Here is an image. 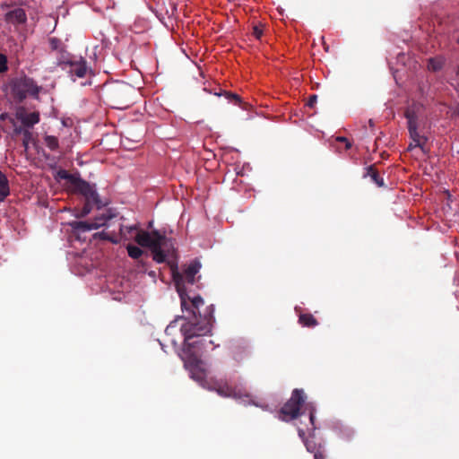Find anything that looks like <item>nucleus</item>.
Wrapping results in <instances>:
<instances>
[{
    "label": "nucleus",
    "mask_w": 459,
    "mask_h": 459,
    "mask_svg": "<svg viewBox=\"0 0 459 459\" xmlns=\"http://www.w3.org/2000/svg\"><path fill=\"white\" fill-rule=\"evenodd\" d=\"M185 301H186V307L181 305L182 310H189L192 316L179 328L184 337L180 356L184 366L191 371L193 377L197 375V378L201 379L204 377V372L201 369L202 360L198 351L204 345V340L195 342H191V340L194 337L204 336L211 332L213 322V307L212 305L206 307L202 315L199 309L204 305V299L200 296L189 295V290H186Z\"/></svg>",
    "instance_id": "nucleus-1"
},
{
    "label": "nucleus",
    "mask_w": 459,
    "mask_h": 459,
    "mask_svg": "<svg viewBox=\"0 0 459 459\" xmlns=\"http://www.w3.org/2000/svg\"><path fill=\"white\" fill-rule=\"evenodd\" d=\"M135 241L142 247H149L152 260L158 264L167 262L169 256L175 254L174 242L159 230L151 232L140 230L135 236Z\"/></svg>",
    "instance_id": "nucleus-2"
},
{
    "label": "nucleus",
    "mask_w": 459,
    "mask_h": 459,
    "mask_svg": "<svg viewBox=\"0 0 459 459\" xmlns=\"http://www.w3.org/2000/svg\"><path fill=\"white\" fill-rule=\"evenodd\" d=\"M307 394L304 389L295 388L291 392L290 399L284 403L279 411V419L289 422L305 412L308 411L309 421L312 429H315V412L316 409L313 403H307Z\"/></svg>",
    "instance_id": "nucleus-3"
},
{
    "label": "nucleus",
    "mask_w": 459,
    "mask_h": 459,
    "mask_svg": "<svg viewBox=\"0 0 459 459\" xmlns=\"http://www.w3.org/2000/svg\"><path fill=\"white\" fill-rule=\"evenodd\" d=\"M168 264L171 270L173 281L175 283L177 292L178 293L181 305L186 307V290H189V286H194L201 278V275H198V273L202 268V264L198 259H195L187 264H184L182 266V271L179 272L176 262L169 261Z\"/></svg>",
    "instance_id": "nucleus-4"
},
{
    "label": "nucleus",
    "mask_w": 459,
    "mask_h": 459,
    "mask_svg": "<svg viewBox=\"0 0 459 459\" xmlns=\"http://www.w3.org/2000/svg\"><path fill=\"white\" fill-rule=\"evenodd\" d=\"M218 393L225 397H232L244 405H254L258 406L255 398L247 391V388L241 386H231L227 383L222 384L221 382L217 383Z\"/></svg>",
    "instance_id": "nucleus-5"
},
{
    "label": "nucleus",
    "mask_w": 459,
    "mask_h": 459,
    "mask_svg": "<svg viewBox=\"0 0 459 459\" xmlns=\"http://www.w3.org/2000/svg\"><path fill=\"white\" fill-rule=\"evenodd\" d=\"M114 214L109 211L103 212L101 214L97 215L92 221H75L70 223L74 230L86 232L91 230L100 229L107 224L108 221L112 219Z\"/></svg>",
    "instance_id": "nucleus-6"
},
{
    "label": "nucleus",
    "mask_w": 459,
    "mask_h": 459,
    "mask_svg": "<svg viewBox=\"0 0 459 459\" xmlns=\"http://www.w3.org/2000/svg\"><path fill=\"white\" fill-rule=\"evenodd\" d=\"M57 178L59 179L66 180L70 186H72L74 192L75 193H89L90 192V183L82 179L75 175L68 173L65 169H60L57 171Z\"/></svg>",
    "instance_id": "nucleus-7"
},
{
    "label": "nucleus",
    "mask_w": 459,
    "mask_h": 459,
    "mask_svg": "<svg viewBox=\"0 0 459 459\" xmlns=\"http://www.w3.org/2000/svg\"><path fill=\"white\" fill-rule=\"evenodd\" d=\"M84 196L85 202L82 209L80 212V214H77L78 217H84L92 210V206H96L97 209H100L103 206L101 200L100 199V195L96 192L93 186L90 185V192L89 193H80Z\"/></svg>",
    "instance_id": "nucleus-8"
},
{
    "label": "nucleus",
    "mask_w": 459,
    "mask_h": 459,
    "mask_svg": "<svg viewBox=\"0 0 459 459\" xmlns=\"http://www.w3.org/2000/svg\"><path fill=\"white\" fill-rule=\"evenodd\" d=\"M65 71L73 77L83 78L88 73L87 62L83 57H76L68 65Z\"/></svg>",
    "instance_id": "nucleus-9"
},
{
    "label": "nucleus",
    "mask_w": 459,
    "mask_h": 459,
    "mask_svg": "<svg viewBox=\"0 0 459 459\" xmlns=\"http://www.w3.org/2000/svg\"><path fill=\"white\" fill-rule=\"evenodd\" d=\"M16 119L20 121L25 128H31L39 122V114L36 111L27 113L22 109L17 111Z\"/></svg>",
    "instance_id": "nucleus-10"
},
{
    "label": "nucleus",
    "mask_w": 459,
    "mask_h": 459,
    "mask_svg": "<svg viewBox=\"0 0 459 459\" xmlns=\"http://www.w3.org/2000/svg\"><path fill=\"white\" fill-rule=\"evenodd\" d=\"M4 20L6 22L20 25L24 24L27 21V15L23 9L17 8L4 14Z\"/></svg>",
    "instance_id": "nucleus-11"
},
{
    "label": "nucleus",
    "mask_w": 459,
    "mask_h": 459,
    "mask_svg": "<svg viewBox=\"0 0 459 459\" xmlns=\"http://www.w3.org/2000/svg\"><path fill=\"white\" fill-rule=\"evenodd\" d=\"M217 96H225L226 99H228V101L233 102L234 104H239L241 108L247 110H252L254 109V106L248 102H242L240 100V98L238 95L235 93H231L227 91L221 90L220 92L215 93Z\"/></svg>",
    "instance_id": "nucleus-12"
},
{
    "label": "nucleus",
    "mask_w": 459,
    "mask_h": 459,
    "mask_svg": "<svg viewBox=\"0 0 459 459\" xmlns=\"http://www.w3.org/2000/svg\"><path fill=\"white\" fill-rule=\"evenodd\" d=\"M417 128L418 126H408L409 134L411 141L415 143V146H420V148L424 151V145L428 139L427 137L420 135Z\"/></svg>",
    "instance_id": "nucleus-13"
},
{
    "label": "nucleus",
    "mask_w": 459,
    "mask_h": 459,
    "mask_svg": "<svg viewBox=\"0 0 459 459\" xmlns=\"http://www.w3.org/2000/svg\"><path fill=\"white\" fill-rule=\"evenodd\" d=\"M298 435L299 438L303 440V443H305L308 452L315 454L316 451H319L321 449L320 446L318 447L316 446V444L314 440L306 437V431L304 429L298 428Z\"/></svg>",
    "instance_id": "nucleus-14"
},
{
    "label": "nucleus",
    "mask_w": 459,
    "mask_h": 459,
    "mask_svg": "<svg viewBox=\"0 0 459 459\" xmlns=\"http://www.w3.org/2000/svg\"><path fill=\"white\" fill-rule=\"evenodd\" d=\"M369 177L372 180V182L378 186H384L385 183L382 178L378 175L377 170L375 168V165H370L368 168H366V173L364 175V178Z\"/></svg>",
    "instance_id": "nucleus-15"
},
{
    "label": "nucleus",
    "mask_w": 459,
    "mask_h": 459,
    "mask_svg": "<svg viewBox=\"0 0 459 459\" xmlns=\"http://www.w3.org/2000/svg\"><path fill=\"white\" fill-rule=\"evenodd\" d=\"M57 54L59 55L57 57V65L62 66L63 70H66V67L71 63V61L76 59L75 56H73L65 50V48L63 49V51L57 52Z\"/></svg>",
    "instance_id": "nucleus-16"
},
{
    "label": "nucleus",
    "mask_w": 459,
    "mask_h": 459,
    "mask_svg": "<svg viewBox=\"0 0 459 459\" xmlns=\"http://www.w3.org/2000/svg\"><path fill=\"white\" fill-rule=\"evenodd\" d=\"M299 323L303 327H316L318 323L312 314H300L299 316Z\"/></svg>",
    "instance_id": "nucleus-17"
},
{
    "label": "nucleus",
    "mask_w": 459,
    "mask_h": 459,
    "mask_svg": "<svg viewBox=\"0 0 459 459\" xmlns=\"http://www.w3.org/2000/svg\"><path fill=\"white\" fill-rule=\"evenodd\" d=\"M9 195V185L5 175L0 170V202Z\"/></svg>",
    "instance_id": "nucleus-18"
},
{
    "label": "nucleus",
    "mask_w": 459,
    "mask_h": 459,
    "mask_svg": "<svg viewBox=\"0 0 459 459\" xmlns=\"http://www.w3.org/2000/svg\"><path fill=\"white\" fill-rule=\"evenodd\" d=\"M404 117L407 119L408 126H417L418 117H417L416 109L413 106L408 107L405 109Z\"/></svg>",
    "instance_id": "nucleus-19"
},
{
    "label": "nucleus",
    "mask_w": 459,
    "mask_h": 459,
    "mask_svg": "<svg viewBox=\"0 0 459 459\" xmlns=\"http://www.w3.org/2000/svg\"><path fill=\"white\" fill-rule=\"evenodd\" d=\"M44 143L46 146L52 152H56L59 149L58 138L55 135L46 134L44 136Z\"/></svg>",
    "instance_id": "nucleus-20"
},
{
    "label": "nucleus",
    "mask_w": 459,
    "mask_h": 459,
    "mask_svg": "<svg viewBox=\"0 0 459 459\" xmlns=\"http://www.w3.org/2000/svg\"><path fill=\"white\" fill-rule=\"evenodd\" d=\"M127 91H133V88L129 84L122 83L114 90V95L120 100H124Z\"/></svg>",
    "instance_id": "nucleus-21"
},
{
    "label": "nucleus",
    "mask_w": 459,
    "mask_h": 459,
    "mask_svg": "<svg viewBox=\"0 0 459 459\" xmlns=\"http://www.w3.org/2000/svg\"><path fill=\"white\" fill-rule=\"evenodd\" d=\"M49 47L52 51H56V53L59 51H63V49L65 48L63 41L57 38H50L48 39Z\"/></svg>",
    "instance_id": "nucleus-22"
},
{
    "label": "nucleus",
    "mask_w": 459,
    "mask_h": 459,
    "mask_svg": "<svg viewBox=\"0 0 459 459\" xmlns=\"http://www.w3.org/2000/svg\"><path fill=\"white\" fill-rule=\"evenodd\" d=\"M127 254H129L130 257L133 259H138L142 256L143 250L135 245L129 244L127 246Z\"/></svg>",
    "instance_id": "nucleus-23"
},
{
    "label": "nucleus",
    "mask_w": 459,
    "mask_h": 459,
    "mask_svg": "<svg viewBox=\"0 0 459 459\" xmlns=\"http://www.w3.org/2000/svg\"><path fill=\"white\" fill-rule=\"evenodd\" d=\"M22 135V145H23L25 151H27L29 148L30 143L33 139L32 132L30 131V129H28V127H26V130L23 131Z\"/></svg>",
    "instance_id": "nucleus-24"
},
{
    "label": "nucleus",
    "mask_w": 459,
    "mask_h": 459,
    "mask_svg": "<svg viewBox=\"0 0 459 459\" xmlns=\"http://www.w3.org/2000/svg\"><path fill=\"white\" fill-rule=\"evenodd\" d=\"M137 227L135 225L133 226H123L119 227L120 235L126 237L127 234H131L133 231L136 230Z\"/></svg>",
    "instance_id": "nucleus-25"
},
{
    "label": "nucleus",
    "mask_w": 459,
    "mask_h": 459,
    "mask_svg": "<svg viewBox=\"0 0 459 459\" xmlns=\"http://www.w3.org/2000/svg\"><path fill=\"white\" fill-rule=\"evenodd\" d=\"M442 68V62L434 58L429 61V69L433 71H439Z\"/></svg>",
    "instance_id": "nucleus-26"
},
{
    "label": "nucleus",
    "mask_w": 459,
    "mask_h": 459,
    "mask_svg": "<svg viewBox=\"0 0 459 459\" xmlns=\"http://www.w3.org/2000/svg\"><path fill=\"white\" fill-rule=\"evenodd\" d=\"M11 123L13 126V135L15 136L22 134L23 131L26 130V127L24 126H18L14 119H11Z\"/></svg>",
    "instance_id": "nucleus-27"
},
{
    "label": "nucleus",
    "mask_w": 459,
    "mask_h": 459,
    "mask_svg": "<svg viewBox=\"0 0 459 459\" xmlns=\"http://www.w3.org/2000/svg\"><path fill=\"white\" fill-rule=\"evenodd\" d=\"M22 84L27 88L28 91H33V90H35V92H37V87L34 85L31 79L25 78L22 82Z\"/></svg>",
    "instance_id": "nucleus-28"
},
{
    "label": "nucleus",
    "mask_w": 459,
    "mask_h": 459,
    "mask_svg": "<svg viewBox=\"0 0 459 459\" xmlns=\"http://www.w3.org/2000/svg\"><path fill=\"white\" fill-rule=\"evenodd\" d=\"M7 71V58L4 54L0 53V73Z\"/></svg>",
    "instance_id": "nucleus-29"
},
{
    "label": "nucleus",
    "mask_w": 459,
    "mask_h": 459,
    "mask_svg": "<svg viewBox=\"0 0 459 459\" xmlns=\"http://www.w3.org/2000/svg\"><path fill=\"white\" fill-rule=\"evenodd\" d=\"M178 319H175L174 321H172L167 327H166V333L168 335L171 334L172 333V331L174 330V328L177 327V323H178Z\"/></svg>",
    "instance_id": "nucleus-30"
},
{
    "label": "nucleus",
    "mask_w": 459,
    "mask_h": 459,
    "mask_svg": "<svg viewBox=\"0 0 459 459\" xmlns=\"http://www.w3.org/2000/svg\"><path fill=\"white\" fill-rule=\"evenodd\" d=\"M337 141L345 143V148L346 150L351 149V143L348 141V139L344 136H338Z\"/></svg>",
    "instance_id": "nucleus-31"
},
{
    "label": "nucleus",
    "mask_w": 459,
    "mask_h": 459,
    "mask_svg": "<svg viewBox=\"0 0 459 459\" xmlns=\"http://www.w3.org/2000/svg\"><path fill=\"white\" fill-rule=\"evenodd\" d=\"M314 458L315 459H326V456L324 453V451H322L321 449L319 451H316L315 454H314Z\"/></svg>",
    "instance_id": "nucleus-32"
},
{
    "label": "nucleus",
    "mask_w": 459,
    "mask_h": 459,
    "mask_svg": "<svg viewBox=\"0 0 459 459\" xmlns=\"http://www.w3.org/2000/svg\"><path fill=\"white\" fill-rule=\"evenodd\" d=\"M317 101V97L316 95H312L309 97L308 99V101H307V105L311 108H313L315 106V104L316 103Z\"/></svg>",
    "instance_id": "nucleus-33"
},
{
    "label": "nucleus",
    "mask_w": 459,
    "mask_h": 459,
    "mask_svg": "<svg viewBox=\"0 0 459 459\" xmlns=\"http://www.w3.org/2000/svg\"><path fill=\"white\" fill-rule=\"evenodd\" d=\"M253 36L258 39V24L253 26Z\"/></svg>",
    "instance_id": "nucleus-34"
},
{
    "label": "nucleus",
    "mask_w": 459,
    "mask_h": 459,
    "mask_svg": "<svg viewBox=\"0 0 459 459\" xmlns=\"http://www.w3.org/2000/svg\"><path fill=\"white\" fill-rule=\"evenodd\" d=\"M415 143L411 142L408 146V151H411L413 148H416Z\"/></svg>",
    "instance_id": "nucleus-35"
},
{
    "label": "nucleus",
    "mask_w": 459,
    "mask_h": 459,
    "mask_svg": "<svg viewBox=\"0 0 459 459\" xmlns=\"http://www.w3.org/2000/svg\"><path fill=\"white\" fill-rule=\"evenodd\" d=\"M5 117H6V114L3 113V114L0 115V119L4 120L5 118Z\"/></svg>",
    "instance_id": "nucleus-36"
},
{
    "label": "nucleus",
    "mask_w": 459,
    "mask_h": 459,
    "mask_svg": "<svg viewBox=\"0 0 459 459\" xmlns=\"http://www.w3.org/2000/svg\"><path fill=\"white\" fill-rule=\"evenodd\" d=\"M21 98H22V99L25 98V94H22V95H21Z\"/></svg>",
    "instance_id": "nucleus-37"
},
{
    "label": "nucleus",
    "mask_w": 459,
    "mask_h": 459,
    "mask_svg": "<svg viewBox=\"0 0 459 459\" xmlns=\"http://www.w3.org/2000/svg\"><path fill=\"white\" fill-rule=\"evenodd\" d=\"M458 44H459V37H458V40H457Z\"/></svg>",
    "instance_id": "nucleus-38"
}]
</instances>
